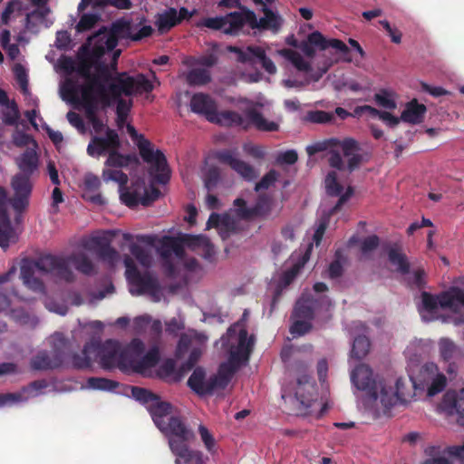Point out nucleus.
I'll return each mask as SVG.
<instances>
[{
	"instance_id": "obj_1",
	"label": "nucleus",
	"mask_w": 464,
	"mask_h": 464,
	"mask_svg": "<svg viewBox=\"0 0 464 464\" xmlns=\"http://www.w3.org/2000/svg\"><path fill=\"white\" fill-rule=\"evenodd\" d=\"M150 25L132 24L128 20H117L110 29L103 27L88 38L82 46V53L90 56L92 64H76L75 61L62 56L56 64V70L63 74L60 82L61 98L68 102L72 101H88V92L114 79L117 59L120 50L113 51L119 39L140 40L150 35Z\"/></svg>"
},
{
	"instance_id": "obj_2",
	"label": "nucleus",
	"mask_w": 464,
	"mask_h": 464,
	"mask_svg": "<svg viewBox=\"0 0 464 464\" xmlns=\"http://www.w3.org/2000/svg\"><path fill=\"white\" fill-rule=\"evenodd\" d=\"M156 80L154 73H151L150 77L141 73L135 76L121 73L110 82L98 84L96 88L88 92V101H72L67 103L84 109L96 132H102L105 126L102 121L96 117L95 111L99 108L116 104L117 122L121 128L132 106L130 96L151 92L154 88L153 82Z\"/></svg>"
},
{
	"instance_id": "obj_3",
	"label": "nucleus",
	"mask_w": 464,
	"mask_h": 464,
	"mask_svg": "<svg viewBox=\"0 0 464 464\" xmlns=\"http://www.w3.org/2000/svg\"><path fill=\"white\" fill-rule=\"evenodd\" d=\"M247 312L242 319L231 325L227 334L216 343L220 344L221 356L225 359L218 373L207 377L205 371L196 368L188 380V387L197 394L203 396L222 390L230 382L233 374L248 362L254 345V337L248 336L246 330Z\"/></svg>"
},
{
	"instance_id": "obj_4",
	"label": "nucleus",
	"mask_w": 464,
	"mask_h": 464,
	"mask_svg": "<svg viewBox=\"0 0 464 464\" xmlns=\"http://www.w3.org/2000/svg\"><path fill=\"white\" fill-rule=\"evenodd\" d=\"M101 243L100 237L92 236L82 239L79 247L70 256L44 255L35 260L23 259L21 279L29 289L44 293V286L41 278L44 276H51L59 283L74 281L75 274L69 265H72L80 273L91 275L94 272V265L88 253L95 251Z\"/></svg>"
},
{
	"instance_id": "obj_5",
	"label": "nucleus",
	"mask_w": 464,
	"mask_h": 464,
	"mask_svg": "<svg viewBox=\"0 0 464 464\" xmlns=\"http://www.w3.org/2000/svg\"><path fill=\"white\" fill-rule=\"evenodd\" d=\"M351 381L360 392L357 394L360 403L376 416L386 413L397 404L411 402L415 396L407 380L398 378L392 383L387 382L374 375L365 364L352 371Z\"/></svg>"
},
{
	"instance_id": "obj_6",
	"label": "nucleus",
	"mask_w": 464,
	"mask_h": 464,
	"mask_svg": "<svg viewBox=\"0 0 464 464\" xmlns=\"http://www.w3.org/2000/svg\"><path fill=\"white\" fill-rule=\"evenodd\" d=\"M315 48L320 51H325L327 48L335 49L343 55H346L348 53V47L343 42L338 39L328 40L319 32L310 34L307 39L299 44V51L292 49L279 50L278 54L287 61L303 77L302 80L290 78L284 80L283 84L286 88H302L306 84L319 81L328 69L338 62V58H334L323 63L322 66L314 69L312 66V61L315 56Z\"/></svg>"
},
{
	"instance_id": "obj_7",
	"label": "nucleus",
	"mask_w": 464,
	"mask_h": 464,
	"mask_svg": "<svg viewBox=\"0 0 464 464\" xmlns=\"http://www.w3.org/2000/svg\"><path fill=\"white\" fill-rule=\"evenodd\" d=\"M137 241L148 247H157L166 272L172 276L183 266L189 271H195L198 264L195 258H188L185 248H188L206 259L215 255V249L205 236L180 234L179 237L165 236L161 238L155 235L137 236Z\"/></svg>"
},
{
	"instance_id": "obj_8",
	"label": "nucleus",
	"mask_w": 464,
	"mask_h": 464,
	"mask_svg": "<svg viewBox=\"0 0 464 464\" xmlns=\"http://www.w3.org/2000/svg\"><path fill=\"white\" fill-rule=\"evenodd\" d=\"M94 342L95 361L104 370L119 369L124 372H135L142 376H153V368L160 360V351L156 347L143 354L144 344L134 339L129 345L117 341L107 340L102 343Z\"/></svg>"
},
{
	"instance_id": "obj_9",
	"label": "nucleus",
	"mask_w": 464,
	"mask_h": 464,
	"mask_svg": "<svg viewBox=\"0 0 464 464\" xmlns=\"http://www.w3.org/2000/svg\"><path fill=\"white\" fill-rule=\"evenodd\" d=\"M282 24V17L268 8H264V16L260 19L256 18L254 12H232L226 15L202 18L196 23L198 28L220 30L227 34H237L246 25L276 33Z\"/></svg>"
},
{
	"instance_id": "obj_10",
	"label": "nucleus",
	"mask_w": 464,
	"mask_h": 464,
	"mask_svg": "<svg viewBox=\"0 0 464 464\" xmlns=\"http://www.w3.org/2000/svg\"><path fill=\"white\" fill-rule=\"evenodd\" d=\"M419 313L425 322L441 319L459 325L464 323V288L451 287L438 295L423 292Z\"/></svg>"
},
{
	"instance_id": "obj_11",
	"label": "nucleus",
	"mask_w": 464,
	"mask_h": 464,
	"mask_svg": "<svg viewBox=\"0 0 464 464\" xmlns=\"http://www.w3.org/2000/svg\"><path fill=\"white\" fill-rule=\"evenodd\" d=\"M239 104L244 115L233 111H218L216 110L210 122L220 126H235L242 129H248L253 126L261 131H276L278 130V122L268 121L262 114V110L269 105L266 99L258 98L256 101H252L243 98L239 100Z\"/></svg>"
},
{
	"instance_id": "obj_12",
	"label": "nucleus",
	"mask_w": 464,
	"mask_h": 464,
	"mask_svg": "<svg viewBox=\"0 0 464 464\" xmlns=\"http://www.w3.org/2000/svg\"><path fill=\"white\" fill-rule=\"evenodd\" d=\"M171 409L160 413L158 420H153L158 429L168 438L171 453L175 457V464H181L186 459L197 460L199 459V450H192L188 443L193 439V432L181 419L172 414Z\"/></svg>"
},
{
	"instance_id": "obj_13",
	"label": "nucleus",
	"mask_w": 464,
	"mask_h": 464,
	"mask_svg": "<svg viewBox=\"0 0 464 464\" xmlns=\"http://www.w3.org/2000/svg\"><path fill=\"white\" fill-rule=\"evenodd\" d=\"M327 286L324 283H316L313 290L304 292L296 302L293 313V324L290 333L294 337L301 336L311 329V320L321 313H326L332 306L331 300L324 295Z\"/></svg>"
},
{
	"instance_id": "obj_14",
	"label": "nucleus",
	"mask_w": 464,
	"mask_h": 464,
	"mask_svg": "<svg viewBox=\"0 0 464 464\" xmlns=\"http://www.w3.org/2000/svg\"><path fill=\"white\" fill-rule=\"evenodd\" d=\"M49 0H12L2 14V23L9 24L12 20L21 18L24 28L32 33H37L43 27H49L53 21L49 18L51 13Z\"/></svg>"
},
{
	"instance_id": "obj_15",
	"label": "nucleus",
	"mask_w": 464,
	"mask_h": 464,
	"mask_svg": "<svg viewBox=\"0 0 464 464\" xmlns=\"http://www.w3.org/2000/svg\"><path fill=\"white\" fill-rule=\"evenodd\" d=\"M20 173L12 179L14 197L11 205L17 213H22L29 205V198L33 188L30 177L38 169L39 156L36 148H28L16 159Z\"/></svg>"
},
{
	"instance_id": "obj_16",
	"label": "nucleus",
	"mask_w": 464,
	"mask_h": 464,
	"mask_svg": "<svg viewBox=\"0 0 464 464\" xmlns=\"http://www.w3.org/2000/svg\"><path fill=\"white\" fill-rule=\"evenodd\" d=\"M306 151L309 156L314 155L317 152L327 151L330 155L328 159L330 166L339 170L345 169L341 154L347 160V169L349 171L354 170L362 161L358 144L352 139L343 140L330 139L318 141L307 146Z\"/></svg>"
},
{
	"instance_id": "obj_17",
	"label": "nucleus",
	"mask_w": 464,
	"mask_h": 464,
	"mask_svg": "<svg viewBox=\"0 0 464 464\" xmlns=\"http://www.w3.org/2000/svg\"><path fill=\"white\" fill-rule=\"evenodd\" d=\"M126 129L128 134L137 145L142 160L149 165V173L152 180L165 184L169 179L170 171L163 152L155 149L150 141L136 131L132 125L128 123Z\"/></svg>"
},
{
	"instance_id": "obj_18",
	"label": "nucleus",
	"mask_w": 464,
	"mask_h": 464,
	"mask_svg": "<svg viewBox=\"0 0 464 464\" xmlns=\"http://www.w3.org/2000/svg\"><path fill=\"white\" fill-rule=\"evenodd\" d=\"M120 145L119 137L115 130L106 129L104 137H94L89 143L87 152L92 157H100L109 152L106 160L107 168H122L136 162L133 155H122L116 152Z\"/></svg>"
},
{
	"instance_id": "obj_19",
	"label": "nucleus",
	"mask_w": 464,
	"mask_h": 464,
	"mask_svg": "<svg viewBox=\"0 0 464 464\" xmlns=\"http://www.w3.org/2000/svg\"><path fill=\"white\" fill-rule=\"evenodd\" d=\"M410 380L414 390L426 392L428 397L441 392L447 385L446 376L434 362H426L418 372H411Z\"/></svg>"
},
{
	"instance_id": "obj_20",
	"label": "nucleus",
	"mask_w": 464,
	"mask_h": 464,
	"mask_svg": "<svg viewBox=\"0 0 464 464\" xmlns=\"http://www.w3.org/2000/svg\"><path fill=\"white\" fill-rule=\"evenodd\" d=\"M245 205L246 203L243 199L237 198L235 200L236 209L230 213L221 216L215 213L211 214L207 223V228L216 227L221 238L225 240L231 233L237 230V219L238 218H249L260 213L257 207L248 209L245 208Z\"/></svg>"
},
{
	"instance_id": "obj_21",
	"label": "nucleus",
	"mask_w": 464,
	"mask_h": 464,
	"mask_svg": "<svg viewBox=\"0 0 464 464\" xmlns=\"http://www.w3.org/2000/svg\"><path fill=\"white\" fill-rule=\"evenodd\" d=\"M208 340V338L205 334L195 330H188L180 336L176 356L181 358L186 353L189 352L188 359L183 365L185 370H190L197 363L205 351Z\"/></svg>"
},
{
	"instance_id": "obj_22",
	"label": "nucleus",
	"mask_w": 464,
	"mask_h": 464,
	"mask_svg": "<svg viewBox=\"0 0 464 464\" xmlns=\"http://www.w3.org/2000/svg\"><path fill=\"white\" fill-rule=\"evenodd\" d=\"M282 397L283 399L293 398L297 410L306 412L316 400L314 382L308 374L301 373L293 388L284 389Z\"/></svg>"
},
{
	"instance_id": "obj_23",
	"label": "nucleus",
	"mask_w": 464,
	"mask_h": 464,
	"mask_svg": "<svg viewBox=\"0 0 464 464\" xmlns=\"http://www.w3.org/2000/svg\"><path fill=\"white\" fill-rule=\"evenodd\" d=\"M124 266L126 267L125 275L130 285V292L133 295H140L151 292L155 287V281L147 273L141 272L136 267L131 257L124 258Z\"/></svg>"
},
{
	"instance_id": "obj_24",
	"label": "nucleus",
	"mask_w": 464,
	"mask_h": 464,
	"mask_svg": "<svg viewBox=\"0 0 464 464\" xmlns=\"http://www.w3.org/2000/svg\"><path fill=\"white\" fill-rule=\"evenodd\" d=\"M227 50L237 55V61L241 63H254L258 61L262 67L270 74L276 72V66L266 55V51L261 46L249 45L246 47L227 46Z\"/></svg>"
},
{
	"instance_id": "obj_25",
	"label": "nucleus",
	"mask_w": 464,
	"mask_h": 464,
	"mask_svg": "<svg viewBox=\"0 0 464 464\" xmlns=\"http://www.w3.org/2000/svg\"><path fill=\"white\" fill-rule=\"evenodd\" d=\"M328 222V217H323L316 227L315 231L313 235V243H310L307 250L305 251L304 255L303 256L302 259L298 261L296 264H295L290 269L285 271L281 276L279 281V286L280 287H285L287 286L294 278L297 276V274L300 272L301 268L304 266V264L307 262L310 256V252L313 248L314 243L318 246L320 244V241L324 234L326 226Z\"/></svg>"
},
{
	"instance_id": "obj_26",
	"label": "nucleus",
	"mask_w": 464,
	"mask_h": 464,
	"mask_svg": "<svg viewBox=\"0 0 464 464\" xmlns=\"http://www.w3.org/2000/svg\"><path fill=\"white\" fill-rule=\"evenodd\" d=\"M389 261L395 270L404 276L409 285L420 287L423 284L424 272L421 269L410 270L406 256L397 247L389 250Z\"/></svg>"
},
{
	"instance_id": "obj_27",
	"label": "nucleus",
	"mask_w": 464,
	"mask_h": 464,
	"mask_svg": "<svg viewBox=\"0 0 464 464\" xmlns=\"http://www.w3.org/2000/svg\"><path fill=\"white\" fill-rule=\"evenodd\" d=\"M196 12V9L188 11L185 7H181L179 10L169 7L156 15L155 24L158 30L163 34L169 31L182 21L190 19Z\"/></svg>"
},
{
	"instance_id": "obj_28",
	"label": "nucleus",
	"mask_w": 464,
	"mask_h": 464,
	"mask_svg": "<svg viewBox=\"0 0 464 464\" xmlns=\"http://www.w3.org/2000/svg\"><path fill=\"white\" fill-rule=\"evenodd\" d=\"M131 396L137 401L146 406L152 420H158L160 413L165 412L168 409H171L170 403L161 401L158 395L144 388L133 387L131 389Z\"/></svg>"
},
{
	"instance_id": "obj_29",
	"label": "nucleus",
	"mask_w": 464,
	"mask_h": 464,
	"mask_svg": "<svg viewBox=\"0 0 464 464\" xmlns=\"http://www.w3.org/2000/svg\"><path fill=\"white\" fill-rule=\"evenodd\" d=\"M438 411L447 417H455L456 421L464 427V397L455 391H448L444 394Z\"/></svg>"
},
{
	"instance_id": "obj_30",
	"label": "nucleus",
	"mask_w": 464,
	"mask_h": 464,
	"mask_svg": "<svg viewBox=\"0 0 464 464\" xmlns=\"http://www.w3.org/2000/svg\"><path fill=\"white\" fill-rule=\"evenodd\" d=\"M45 387L46 383L44 382H35L20 392L0 393V408L24 402L33 397L38 396Z\"/></svg>"
},
{
	"instance_id": "obj_31",
	"label": "nucleus",
	"mask_w": 464,
	"mask_h": 464,
	"mask_svg": "<svg viewBox=\"0 0 464 464\" xmlns=\"http://www.w3.org/2000/svg\"><path fill=\"white\" fill-rule=\"evenodd\" d=\"M217 158L219 161L228 164L246 180H252L257 177L256 170L248 163L237 159L233 151H219L217 153Z\"/></svg>"
},
{
	"instance_id": "obj_32",
	"label": "nucleus",
	"mask_w": 464,
	"mask_h": 464,
	"mask_svg": "<svg viewBox=\"0 0 464 464\" xmlns=\"http://www.w3.org/2000/svg\"><path fill=\"white\" fill-rule=\"evenodd\" d=\"M324 187L326 193L329 196L340 197L337 204L332 209V211H335L343 204H344L353 194V189L352 187H347L343 191V185L339 182L336 171H330L325 179H324Z\"/></svg>"
},
{
	"instance_id": "obj_33",
	"label": "nucleus",
	"mask_w": 464,
	"mask_h": 464,
	"mask_svg": "<svg viewBox=\"0 0 464 464\" xmlns=\"http://www.w3.org/2000/svg\"><path fill=\"white\" fill-rule=\"evenodd\" d=\"M101 180L98 176L92 173H86L82 183V197L85 200L95 205L102 206L106 204L105 198L99 192Z\"/></svg>"
},
{
	"instance_id": "obj_34",
	"label": "nucleus",
	"mask_w": 464,
	"mask_h": 464,
	"mask_svg": "<svg viewBox=\"0 0 464 464\" xmlns=\"http://www.w3.org/2000/svg\"><path fill=\"white\" fill-rule=\"evenodd\" d=\"M64 356L60 349H55L50 355L46 352H39L31 361V366L34 370H50L63 364Z\"/></svg>"
},
{
	"instance_id": "obj_35",
	"label": "nucleus",
	"mask_w": 464,
	"mask_h": 464,
	"mask_svg": "<svg viewBox=\"0 0 464 464\" xmlns=\"http://www.w3.org/2000/svg\"><path fill=\"white\" fill-rule=\"evenodd\" d=\"M190 109L193 112L203 115L208 121H211L217 110V104L209 95L198 92L192 96Z\"/></svg>"
},
{
	"instance_id": "obj_36",
	"label": "nucleus",
	"mask_w": 464,
	"mask_h": 464,
	"mask_svg": "<svg viewBox=\"0 0 464 464\" xmlns=\"http://www.w3.org/2000/svg\"><path fill=\"white\" fill-rule=\"evenodd\" d=\"M440 357L445 362H450L447 372L453 373L455 366L451 362L461 356L460 348L450 338L442 337L438 342Z\"/></svg>"
},
{
	"instance_id": "obj_37",
	"label": "nucleus",
	"mask_w": 464,
	"mask_h": 464,
	"mask_svg": "<svg viewBox=\"0 0 464 464\" xmlns=\"http://www.w3.org/2000/svg\"><path fill=\"white\" fill-rule=\"evenodd\" d=\"M95 349L94 342L87 343L82 351L79 353H74L70 357L68 364L75 369H87L92 367L95 361L94 357Z\"/></svg>"
},
{
	"instance_id": "obj_38",
	"label": "nucleus",
	"mask_w": 464,
	"mask_h": 464,
	"mask_svg": "<svg viewBox=\"0 0 464 464\" xmlns=\"http://www.w3.org/2000/svg\"><path fill=\"white\" fill-rule=\"evenodd\" d=\"M426 106L416 100L409 102L401 112V120L411 124H419L422 121L426 113Z\"/></svg>"
},
{
	"instance_id": "obj_39",
	"label": "nucleus",
	"mask_w": 464,
	"mask_h": 464,
	"mask_svg": "<svg viewBox=\"0 0 464 464\" xmlns=\"http://www.w3.org/2000/svg\"><path fill=\"white\" fill-rule=\"evenodd\" d=\"M17 233L10 223L6 211H0V246L6 249L17 240Z\"/></svg>"
},
{
	"instance_id": "obj_40",
	"label": "nucleus",
	"mask_w": 464,
	"mask_h": 464,
	"mask_svg": "<svg viewBox=\"0 0 464 464\" xmlns=\"http://www.w3.org/2000/svg\"><path fill=\"white\" fill-rule=\"evenodd\" d=\"M188 72L183 75L189 85H204L210 82V72L207 68L198 65H186Z\"/></svg>"
},
{
	"instance_id": "obj_41",
	"label": "nucleus",
	"mask_w": 464,
	"mask_h": 464,
	"mask_svg": "<svg viewBox=\"0 0 464 464\" xmlns=\"http://www.w3.org/2000/svg\"><path fill=\"white\" fill-rule=\"evenodd\" d=\"M119 386L116 381L103 377H90L82 384V388L85 390L113 392Z\"/></svg>"
},
{
	"instance_id": "obj_42",
	"label": "nucleus",
	"mask_w": 464,
	"mask_h": 464,
	"mask_svg": "<svg viewBox=\"0 0 464 464\" xmlns=\"http://www.w3.org/2000/svg\"><path fill=\"white\" fill-rule=\"evenodd\" d=\"M176 363L174 360L168 359L164 361L157 370V376L168 382H178L181 376L175 371Z\"/></svg>"
},
{
	"instance_id": "obj_43",
	"label": "nucleus",
	"mask_w": 464,
	"mask_h": 464,
	"mask_svg": "<svg viewBox=\"0 0 464 464\" xmlns=\"http://www.w3.org/2000/svg\"><path fill=\"white\" fill-rule=\"evenodd\" d=\"M121 201L130 208L137 206L139 203L142 205H148L149 200L141 196V193L138 189H130L121 188L119 189Z\"/></svg>"
},
{
	"instance_id": "obj_44",
	"label": "nucleus",
	"mask_w": 464,
	"mask_h": 464,
	"mask_svg": "<svg viewBox=\"0 0 464 464\" xmlns=\"http://www.w3.org/2000/svg\"><path fill=\"white\" fill-rule=\"evenodd\" d=\"M370 349V342L364 334H359L353 342V347L351 351V360H361L368 353Z\"/></svg>"
},
{
	"instance_id": "obj_45",
	"label": "nucleus",
	"mask_w": 464,
	"mask_h": 464,
	"mask_svg": "<svg viewBox=\"0 0 464 464\" xmlns=\"http://www.w3.org/2000/svg\"><path fill=\"white\" fill-rule=\"evenodd\" d=\"M113 290V285L111 284H109L108 285L105 286L104 289L98 291L97 293H91L84 298H82L78 295H74L72 303L75 305H81L83 304H93L98 301H101L103 298H105L108 295L112 294Z\"/></svg>"
},
{
	"instance_id": "obj_46",
	"label": "nucleus",
	"mask_w": 464,
	"mask_h": 464,
	"mask_svg": "<svg viewBox=\"0 0 464 464\" xmlns=\"http://www.w3.org/2000/svg\"><path fill=\"white\" fill-rule=\"evenodd\" d=\"M397 95L396 93L388 89H382L374 95L375 102L388 110H393L397 107Z\"/></svg>"
},
{
	"instance_id": "obj_47",
	"label": "nucleus",
	"mask_w": 464,
	"mask_h": 464,
	"mask_svg": "<svg viewBox=\"0 0 464 464\" xmlns=\"http://www.w3.org/2000/svg\"><path fill=\"white\" fill-rule=\"evenodd\" d=\"M131 255L137 259L143 268H148L152 263L150 249L142 247L138 244H132L130 247Z\"/></svg>"
},
{
	"instance_id": "obj_48",
	"label": "nucleus",
	"mask_w": 464,
	"mask_h": 464,
	"mask_svg": "<svg viewBox=\"0 0 464 464\" xmlns=\"http://www.w3.org/2000/svg\"><path fill=\"white\" fill-rule=\"evenodd\" d=\"M198 432L207 451L211 455L216 454L218 451V443L209 430L205 425L199 424Z\"/></svg>"
},
{
	"instance_id": "obj_49",
	"label": "nucleus",
	"mask_w": 464,
	"mask_h": 464,
	"mask_svg": "<svg viewBox=\"0 0 464 464\" xmlns=\"http://www.w3.org/2000/svg\"><path fill=\"white\" fill-rule=\"evenodd\" d=\"M102 179L104 181H114L119 184V189L125 188L128 182V177L117 168H105L102 170Z\"/></svg>"
},
{
	"instance_id": "obj_50",
	"label": "nucleus",
	"mask_w": 464,
	"mask_h": 464,
	"mask_svg": "<svg viewBox=\"0 0 464 464\" xmlns=\"http://www.w3.org/2000/svg\"><path fill=\"white\" fill-rule=\"evenodd\" d=\"M100 20V14L96 11H92L83 14L79 22L77 23L75 29L78 33H82L93 28Z\"/></svg>"
},
{
	"instance_id": "obj_51",
	"label": "nucleus",
	"mask_w": 464,
	"mask_h": 464,
	"mask_svg": "<svg viewBox=\"0 0 464 464\" xmlns=\"http://www.w3.org/2000/svg\"><path fill=\"white\" fill-rule=\"evenodd\" d=\"M217 63V56L214 53H208L202 55L198 58L186 57L183 60L184 65H198L202 68L209 69L214 66Z\"/></svg>"
},
{
	"instance_id": "obj_52",
	"label": "nucleus",
	"mask_w": 464,
	"mask_h": 464,
	"mask_svg": "<svg viewBox=\"0 0 464 464\" xmlns=\"http://www.w3.org/2000/svg\"><path fill=\"white\" fill-rule=\"evenodd\" d=\"M2 120L5 124L14 125L19 119V111L14 102L0 108Z\"/></svg>"
},
{
	"instance_id": "obj_53",
	"label": "nucleus",
	"mask_w": 464,
	"mask_h": 464,
	"mask_svg": "<svg viewBox=\"0 0 464 464\" xmlns=\"http://www.w3.org/2000/svg\"><path fill=\"white\" fill-rule=\"evenodd\" d=\"M15 80L24 95H30L28 88V74L25 67L20 63H15L13 68Z\"/></svg>"
},
{
	"instance_id": "obj_54",
	"label": "nucleus",
	"mask_w": 464,
	"mask_h": 464,
	"mask_svg": "<svg viewBox=\"0 0 464 464\" xmlns=\"http://www.w3.org/2000/svg\"><path fill=\"white\" fill-rule=\"evenodd\" d=\"M430 343L431 342L430 340H414L407 346L404 353L410 360H412V357H416V359H418L420 356V353L423 348L430 345Z\"/></svg>"
},
{
	"instance_id": "obj_55",
	"label": "nucleus",
	"mask_w": 464,
	"mask_h": 464,
	"mask_svg": "<svg viewBox=\"0 0 464 464\" xmlns=\"http://www.w3.org/2000/svg\"><path fill=\"white\" fill-rule=\"evenodd\" d=\"M334 116L332 112L324 111H308L304 117V121L312 123H327L334 120Z\"/></svg>"
},
{
	"instance_id": "obj_56",
	"label": "nucleus",
	"mask_w": 464,
	"mask_h": 464,
	"mask_svg": "<svg viewBox=\"0 0 464 464\" xmlns=\"http://www.w3.org/2000/svg\"><path fill=\"white\" fill-rule=\"evenodd\" d=\"M205 186L208 189L214 187L219 178V170L217 167L206 164L203 169Z\"/></svg>"
},
{
	"instance_id": "obj_57",
	"label": "nucleus",
	"mask_w": 464,
	"mask_h": 464,
	"mask_svg": "<svg viewBox=\"0 0 464 464\" xmlns=\"http://www.w3.org/2000/svg\"><path fill=\"white\" fill-rule=\"evenodd\" d=\"M100 257L111 266H114L120 261L119 253L109 245L102 246L99 251Z\"/></svg>"
},
{
	"instance_id": "obj_58",
	"label": "nucleus",
	"mask_w": 464,
	"mask_h": 464,
	"mask_svg": "<svg viewBox=\"0 0 464 464\" xmlns=\"http://www.w3.org/2000/svg\"><path fill=\"white\" fill-rule=\"evenodd\" d=\"M379 245V238L377 236H369L361 242V251L364 256L369 255Z\"/></svg>"
},
{
	"instance_id": "obj_59",
	"label": "nucleus",
	"mask_w": 464,
	"mask_h": 464,
	"mask_svg": "<svg viewBox=\"0 0 464 464\" xmlns=\"http://www.w3.org/2000/svg\"><path fill=\"white\" fill-rule=\"evenodd\" d=\"M278 176L279 174L276 170H270L256 183L255 187L256 190L258 191L260 189L268 188L277 179Z\"/></svg>"
},
{
	"instance_id": "obj_60",
	"label": "nucleus",
	"mask_w": 464,
	"mask_h": 464,
	"mask_svg": "<svg viewBox=\"0 0 464 464\" xmlns=\"http://www.w3.org/2000/svg\"><path fill=\"white\" fill-rule=\"evenodd\" d=\"M13 141L17 146H27L32 144V148H36V143L32 137L23 131H15L13 135Z\"/></svg>"
},
{
	"instance_id": "obj_61",
	"label": "nucleus",
	"mask_w": 464,
	"mask_h": 464,
	"mask_svg": "<svg viewBox=\"0 0 464 464\" xmlns=\"http://www.w3.org/2000/svg\"><path fill=\"white\" fill-rule=\"evenodd\" d=\"M44 305L50 312L56 313L60 315L66 314L67 310H68L67 305L65 304H63V303L58 304L51 298L45 299Z\"/></svg>"
},
{
	"instance_id": "obj_62",
	"label": "nucleus",
	"mask_w": 464,
	"mask_h": 464,
	"mask_svg": "<svg viewBox=\"0 0 464 464\" xmlns=\"http://www.w3.org/2000/svg\"><path fill=\"white\" fill-rule=\"evenodd\" d=\"M297 153L294 150L281 152L276 157V162L280 164H294L297 160Z\"/></svg>"
},
{
	"instance_id": "obj_63",
	"label": "nucleus",
	"mask_w": 464,
	"mask_h": 464,
	"mask_svg": "<svg viewBox=\"0 0 464 464\" xmlns=\"http://www.w3.org/2000/svg\"><path fill=\"white\" fill-rule=\"evenodd\" d=\"M25 117L28 119L32 126L38 130L39 127L43 129V124L45 123L43 118L39 115V111L34 108L31 111L25 112Z\"/></svg>"
},
{
	"instance_id": "obj_64",
	"label": "nucleus",
	"mask_w": 464,
	"mask_h": 464,
	"mask_svg": "<svg viewBox=\"0 0 464 464\" xmlns=\"http://www.w3.org/2000/svg\"><path fill=\"white\" fill-rule=\"evenodd\" d=\"M71 44L70 34L66 31H60L56 34L55 45L59 49H67Z\"/></svg>"
}]
</instances>
